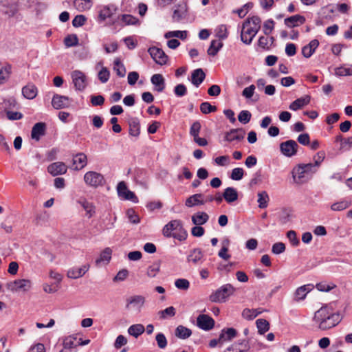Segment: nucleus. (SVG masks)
<instances>
[{"mask_svg": "<svg viewBox=\"0 0 352 352\" xmlns=\"http://www.w3.org/2000/svg\"><path fill=\"white\" fill-rule=\"evenodd\" d=\"M313 321L318 324V329L324 331L336 326L341 318L339 314L335 313L331 306H322L316 311Z\"/></svg>", "mask_w": 352, "mask_h": 352, "instance_id": "obj_1", "label": "nucleus"}, {"mask_svg": "<svg viewBox=\"0 0 352 352\" xmlns=\"http://www.w3.org/2000/svg\"><path fill=\"white\" fill-rule=\"evenodd\" d=\"M261 20L257 16L248 17L243 23L241 32V40L246 45H250L261 29Z\"/></svg>", "mask_w": 352, "mask_h": 352, "instance_id": "obj_2", "label": "nucleus"}, {"mask_svg": "<svg viewBox=\"0 0 352 352\" xmlns=\"http://www.w3.org/2000/svg\"><path fill=\"white\" fill-rule=\"evenodd\" d=\"M163 234L166 237H173L182 241L186 239L188 233L183 228L181 221H169L163 228Z\"/></svg>", "mask_w": 352, "mask_h": 352, "instance_id": "obj_3", "label": "nucleus"}, {"mask_svg": "<svg viewBox=\"0 0 352 352\" xmlns=\"http://www.w3.org/2000/svg\"><path fill=\"white\" fill-rule=\"evenodd\" d=\"M236 289L231 284H225L213 292L209 296V300L212 302H225L228 298L234 294Z\"/></svg>", "mask_w": 352, "mask_h": 352, "instance_id": "obj_4", "label": "nucleus"}, {"mask_svg": "<svg viewBox=\"0 0 352 352\" xmlns=\"http://www.w3.org/2000/svg\"><path fill=\"white\" fill-rule=\"evenodd\" d=\"M245 135V131L242 128L232 129L224 133L223 140L230 146L238 148V144L244 140Z\"/></svg>", "mask_w": 352, "mask_h": 352, "instance_id": "obj_5", "label": "nucleus"}, {"mask_svg": "<svg viewBox=\"0 0 352 352\" xmlns=\"http://www.w3.org/2000/svg\"><path fill=\"white\" fill-rule=\"evenodd\" d=\"M84 181L87 185L94 188L103 186L105 182L104 176L95 171L87 172L84 175Z\"/></svg>", "mask_w": 352, "mask_h": 352, "instance_id": "obj_6", "label": "nucleus"}, {"mask_svg": "<svg viewBox=\"0 0 352 352\" xmlns=\"http://www.w3.org/2000/svg\"><path fill=\"white\" fill-rule=\"evenodd\" d=\"M145 303V298L142 295H134L126 298L125 308L140 312Z\"/></svg>", "mask_w": 352, "mask_h": 352, "instance_id": "obj_7", "label": "nucleus"}, {"mask_svg": "<svg viewBox=\"0 0 352 352\" xmlns=\"http://www.w3.org/2000/svg\"><path fill=\"white\" fill-rule=\"evenodd\" d=\"M72 82L76 90L82 91L87 87V76L80 70H74L71 74Z\"/></svg>", "mask_w": 352, "mask_h": 352, "instance_id": "obj_8", "label": "nucleus"}, {"mask_svg": "<svg viewBox=\"0 0 352 352\" xmlns=\"http://www.w3.org/2000/svg\"><path fill=\"white\" fill-rule=\"evenodd\" d=\"M117 191L119 197L125 200H130L133 202H138V199L135 193L129 190L124 182H120L117 186Z\"/></svg>", "mask_w": 352, "mask_h": 352, "instance_id": "obj_9", "label": "nucleus"}, {"mask_svg": "<svg viewBox=\"0 0 352 352\" xmlns=\"http://www.w3.org/2000/svg\"><path fill=\"white\" fill-rule=\"evenodd\" d=\"M148 52L157 64L163 65L166 63L168 58L162 49L153 46L149 47Z\"/></svg>", "mask_w": 352, "mask_h": 352, "instance_id": "obj_10", "label": "nucleus"}, {"mask_svg": "<svg viewBox=\"0 0 352 352\" xmlns=\"http://www.w3.org/2000/svg\"><path fill=\"white\" fill-rule=\"evenodd\" d=\"M298 145L296 141L289 140L280 143V149L281 153L287 156L292 157L296 154Z\"/></svg>", "mask_w": 352, "mask_h": 352, "instance_id": "obj_11", "label": "nucleus"}, {"mask_svg": "<svg viewBox=\"0 0 352 352\" xmlns=\"http://www.w3.org/2000/svg\"><path fill=\"white\" fill-rule=\"evenodd\" d=\"M214 319L206 314H200L197 318V327L204 331H210L214 327Z\"/></svg>", "mask_w": 352, "mask_h": 352, "instance_id": "obj_12", "label": "nucleus"}, {"mask_svg": "<svg viewBox=\"0 0 352 352\" xmlns=\"http://www.w3.org/2000/svg\"><path fill=\"white\" fill-rule=\"evenodd\" d=\"M8 288L12 291H28L32 287V282L28 279H19L8 283Z\"/></svg>", "mask_w": 352, "mask_h": 352, "instance_id": "obj_13", "label": "nucleus"}, {"mask_svg": "<svg viewBox=\"0 0 352 352\" xmlns=\"http://www.w3.org/2000/svg\"><path fill=\"white\" fill-rule=\"evenodd\" d=\"M87 164V155L83 153H79L74 156L72 160V165L70 168L75 170H79L85 167Z\"/></svg>", "mask_w": 352, "mask_h": 352, "instance_id": "obj_14", "label": "nucleus"}, {"mask_svg": "<svg viewBox=\"0 0 352 352\" xmlns=\"http://www.w3.org/2000/svg\"><path fill=\"white\" fill-rule=\"evenodd\" d=\"M71 100L69 97L55 94L52 100V104L56 109H64L70 104Z\"/></svg>", "mask_w": 352, "mask_h": 352, "instance_id": "obj_15", "label": "nucleus"}, {"mask_svg": "<svg viewBox=\"0 0 352 352\" xmlns=\"http://www.w3.org/2000/svg\"><path fill=\"white\" fill-rule=\"evenodd\" d=\"M89 269V264L83 265L81 267H74L67 271V276L68 278L76 279L83 276Z\"/></svg>", "mask_w": 352, "mask_h": 352, "instance_id": "obj_16", "label": "nucleus"}, {"mask_svg": "<svg viewBox=\"0 0 352 352\" xmlns=\"http://www.w3.org/2000/svg\"><path fill=\"white\" fill-rule=\"evenodd\" d=\"M67 166L65 163L58 162L50 164L47 167V171L53 176L63 175L66 173Z\"/></svg>", "mask_w": 352, "mask_h": 352, "instance_id": "obj_17", "label": "nucleus"}, {"mask_svg": "<svg viewBox=\"0 0 352 352\" xmlns=\"http://www.w3.org/2000/svg\"><path fill=\"white\" fill-rule=\"evenodd\" d=\"M117 10V7L113 4L102 6L98 14L99 21H104L110 18L116 12Z\"/></svg>", "mask_w": 352, "mask_h": 352, "instance_id": "obj_18", "label": "nucleus"}, {"mask_svg": "<svg viewBox=\"0 0 352 352\" xmlns=\"http://www.w3.org/2000/svg\"><path fill=\"white\" fill-rule=\"evenodd\" d=\"M46 131V124L45 122L36 123L31 131V137L33 140L38 141L41 138L45 135Z\"/></svg>", "mask_w": 352, "mask_h": 352, "instance_id": "obj_19", "label": "nucleus"}, {"mask_svg": "<svg viewBox=\"0 0 352 352\" xmlns=\"http://www.w3.org/2000/svg\"><path fill=\"white\" fill-rule=\"evenodd\" d=\"M305 21L306 19L304 16L295 14L285 18L284 20V23L287 27L292 28L304 24Z\"/></svg>", "mask_w": 352, "mask_h": 352, "instance_id": "obj_20", "label": "nucleus"}, {"mask_svg": "<svg viewBox=\"0 0 352 352\" xmlns=\"http://www.w3.org/2000/svg\"><path fill=\"white\" fill-rule=\"evenodd\" d=\"M319 45V41L317 39H313L309 44L302 48V54L305 58H309L315 52Z\"/></svg>", "mask_w": 352, "mask_h": 352, "instance_id": "obj_21", "label": "nucleus"}, {"mask_svg": "<svg viewBox=\"0 0 352 352\" xmlns=\"http://www.w3.org/2000/svg\"><path fill=\"white\" fill-rule=\"evenodd\" d=\"M310 96L306 95L292 102L289 105V109L292 111H297L302 108L303 107L307 105L310 102Z\"/></svg>", "mask_w": 352, "mask_h": 352, "instance_id": "obj_22", "label": "nucleus"}, {"mask_svg": "<svg viewBox=\"0 0 352 352\" xmlns=\"http://www.w3.org/2000/svg\"><path fill=\"white\" fill-rule=\"evenodd\" d=\"M23 96L29 100L36 98L38 94V89L33 83H28L22 88Z\"/></svg>", "mask_w": 352, "mask_h": 352, "instance_id": "obj_23", "label": "nucleus"}, {"mask_svg": "<svg viewBox=\"0 0 352 352\" xmlns=\"http://www.w3.org/2000/svg\"><path fill=\"white\" fill-rule=\"evenodd\" d=\"M111 255L112 250L110 248H106L101 252L99 258L96 260V265L99 266L101 264H108L111 261Z\"/></svg>", "mask_w": 352, "mask_h": 352, "instance_id": "obj_24", "label": "nucleus"}, {"mask_svg": "<svg viewBox=\"0 0 352 352\" xmlns=\"http://www.w3.org/2000/svg\"><path fill=\"white\" fill-rule=\"evenodd\" d=\"M206 78V74L202 69L199 68L195 69L192 72L191 75V82L196 87H199L204 80Z\"/></svg>", "mask_w": 352, "mask_h": 352, "instance_id": "obj_25", "label": "nucleus"}, {"mask_svg": "<svg viewBox=\"0 0 352 352\" xmlns=\"http://www.w3.org/2000/svg\"><path fill=\"white\" fill-rule=\"evenodd\" d=\"M151 83L155 86V89L158 92H162L165 88V80L162 74H156L152 76L151 78Z\"/></svg>", "mask_w": 352, "mask_h": 352, "instance_id": "obj_26", "label": "nucleus"}, {"mask_svg": "<svg viewBox=\"0 0 352 352\" xmlns=\"http://www.w3.org/2000/svg\"><path fill=\"white\" fill-rule=\"evenodd\" d=\"M238 192L233 187H228L223 192V197L228 204L232 203L238 199Z\"/></svg>", "mask_w": 352, "mask_h": 352, "instance_id": "obj_27", "label": "nucleus"}, {"mask_svg": "<svg viewBox=\"0 0 352 352\" xmlns=\"http://www.w3.org/2000/svg\"><path fill=\"white\" fill-rule=\"evenodd\" d=\"M203 257L204 254L201 249L195 248L190 252V254L187 257V261L189 263L191 262L196 265L202 261Z\"/></svg>", "mask_w": 352, "mask_h": 352, "instance_id": "obj_28", "label": "nucleus"}, {"mask_svg": "<svg viewBox=\"0 0 352 352\" xmlns=\"http://www.w3.org/2000/svg\"><path fill=\"white\" fill-rule=\"evenodd\" d=\"M78 203L83 208L86 212V217L88 219L91 218L96 212L95 206L91 202H89L85 199H80Z\"/></svg>", "mask_w": 352, "mask_h": 352, "instance_id": "obj_29", "label": "nucleus"}, {"mask_svg": "<svg viewBox=\"0 0 352 352\" xmlns=\"http://www.w3.org/2000/svg\"><path fill=\"white\" fill-rule=\"evenodd\" d=\"M237 336V331L234 328H227L221 330L219 335V340L221 341L227 342L230 341Z\"/></svg>", "mask_w": 352, "mask_h": 352, "instance_id": "obj_30", "label": "nucleus"}, {"mask_svg": "<svg viewBox=\"0 0 352 352\" xmlns=\"http://www.w3.org/2000/svg\"><path fill=\"white\" fill-rule=\"evenodd\" d=\"M204 195L201 193L195 194L190 196L186 201V206L192 207L198 205H203L205 201L203 199Z\"/></svg>", "mask_w": 352, "mask_h": 352, "instance_id": "obj_31", "label": "nucleus"}, {"mask_svg": "<svg viewBox=\"0 0 352 352\" xmlns=\"http://www.w3.org/2000/svg\"><path fill=\"white\" fill-rule=\"evenodd\" d=\"M118 19L120 20L122 25H135L140 24L139 19L131 14H121Z\"/></svg>", "mask_w": 352, "mask_h": 352, "instance_id": "obj_32", "label": "nucleus"}, {"mask_svg": "<svg viewBox=\"0 0 352 352\" xmlns=\"http://www.w3.org/2000/svg\"><path fill=\"white\" fill-rule=\"evenodd\" d=\"M74 6L79 12H84L92 7L93 0H74Z\"/></svg>", "mask_w": 352, "mask_h": 352, "instance_id": "obj_33", "label": "nucleus"}, {"mask_svg": "<svg viewBox=\"0 0 352 352\" xmlns=\"http://www.w3.org/2000/svg\"><path fill=\"white\" fill-rule=\"evenodd\" d=\"M11 69L10 65L0 63V85L4 83L9 78Z\"/></svg>", "mask_w": 352, "mask_h": 352, "instance_id": "obj_34", "label": "nucleus"}, {"mask_svg": "<svg viewBox=\"0 0 352 352\" xmlns=\"http://www.w3.org/2000/svg\"><path fill=\"white\" fill-rule=\"evenodd\" d=\"M223 46V43L221 41L212 40L210 43L209 48L208 49V54L212 56H216Z\"/></svg>", "mask_w": 352, "mask_h": 352, "instance_id": "obj_35", "label": "nucleus"}, {"mask_svg": "<svg viewBox=\"0 0 352 352\" xmlns=\"http://www.w3.org/2000/svg\"><path fill=\"white\" fill-rule=\"evenodd\" d=\"M145 331V328L142 324H135L130 326L128 329V333L129 335L138 338L142 335Z\"/></svg>", "mask_w": 352, "mask_h": 352, "instance_id": "obj_36", "label": "nucleus"}, {"mask_svg": "<svg viewBox=\"0 0 352 352\" xmlns=\"http://www.w3.org/2000/svg\"><path fill=\"white\" fill-rule=\"evenodd\" d=\"M186 12V5H178L175 9L173 14V19L174 21H179L182 19Z\"/></svg>", "mask_w": 352, "mask_h": 352, "instance_id": "obj_37", "label": "nucleus"}, {"mask_svg": "<svg viewBox=\"0 0 352 352\" xmlns=\"http://www.w3.org/2000/svg\"><path fill=\"white\" fill-rule=\"evenodd\" d=\"M175 333V336L179 338L186 339L191 336L192 331L183 325H179L176 328Z\"/></svg>", "mask_w": 352, "mask_h": 352, "instance_id": "obj_38", "label": "nucleus"}, {"mask_svg": "<svg viewBox=\"0 0 352 352\" xmlns=\"http://www.w3.org/2000/svg\"><path fill=\"white\" fill-rule=\"evenodd\" d=\"M160 261H157L149 265L146 270V274L150 278L155 277L160 270Z\"/></svg>", "mask_w": 352, "mask_h": 352, "instance_id": "obj_39", "label": "nucleus"}, {"mask_svg": "<svg viewBox=\"0 0 352 352\" xmlns=\"http://www.w3.org/2000/svg\"><path fill=\"white\" fill-rule=\"evenodd\" d=\"M277 217L281 220H286L287 219H293L296 216L294 212L290 208H283L279 210L277 212Z\"/></svg>", "mask_w": 352, "mask_h": 352, "instance_id": "obj_40", "label": "nucleus"}, {"mask_svg": "<svg viewBox=\"0 0 352 352\" xmlns=\"http://www.w3.org/2000/svg\"><path fill=\"white\" fill-rule=\"evenodd\" d=\"M140 133V122L137 119H132L129 122V134L138 137Z\"/></svg>", "mask_w": 352, "mask_h": 352, "instance_id": "obj_41", "label": "nucleus"}, {"mask_svg": "<svg viewBox=\"0 0 352 352\" xmlns=\"http://www.w3.org/2000/svg\"><path fill=\"white\" fill-rule=\"evenodd\" d=\"M261 311L256 309H244L242 311V317L248 320H252L258 315L261 314Z\"/></svg>", "mask_w": 352, "mask_h": 352, "instance_id": "obj_42", "label": "nucleus"}, {"mask_svg": "<svg viewBox=\"0 0 352 352\" xmlns=\"http://www.w3.org/2000/svg\"><path fill=\"white\" fill-rule=\"evenodd\" d=\"M258 332L263 335L270 329V323L265 319L260 318L256 321Z\"/></svg>", "mask_w": 352, "mask_h": 352, "instance_id": "obj_43", "label": "nucleus"}, {"mask_svg": "<svg viewBox=\"0 0 352 352\" xmlns=\"http://www.w3.org/2000/svg\"><path fill=\"white\" fill-rule=\"evenodd\" d=\"M76 337L73 336H69L65 337L63 341V346L65 351L67 349H72L76 346H77V343H76Z\"/></svg>", "mask_w": 352, "mask_h": 352, "instance_id": "obj_44", "label": "nucleus"}, {"mask_svg": "<svg viewBox=\"0 0 352 352\" xmlns=\"http://www.w3.org/2000/svg\"><path fill=\"white\" fill-rule=\"evenodd\" d=\"M335 75L337 76H352V65L346 67L344 65L335 69Z\"/></svg>", "mask_w": 352, "mask_h": 352, "instance_id": "obj_45", "label": "nucleus"}, {"mask_svg": "<svg viewBox=\"0 0 352 352\" xmlns=\"http://www.w3.org/2000/svg\"><path fill=\"white\" fill-rule=\"evenodd\" d=\"M176 314V309L174 307L170 306L166 308L164 310L160 311L158 312V315L160 316V319L165 320L168 318L175 316Z\"/></svg>", "mask_w": 352, "mask_h": 352, "instance_id": "obj_46", "label": "nucleus"}, {"mask_svg": "<svg viewBox=\"0 0 352 352\" xmlns=\"http://www.w3.org/2000/svg\"><path fill=\"white\" fill-rule=\"evenodd\" d=\"M113 69L116 71V74L121 78L125 76L126 74V69L124 65L121 63L120 59L116 58L114 60V67Z\"/></svg>", "mask_w": 352, "mask_h": 352, "instance_id": "obj_47", "label": "nucleus"}, {"mask_svg": "<svg viewBox=\"0 0 352 352\" xmlns=\"http://www.w3.org/2000/svg\"><path fill=\"white\" fill-rule=\"evenodd\" d=\"M78 38L76 34H69L64 38V44L67 47L77 46Z\"/></svg>", "mask_w": 352, "mask_h": 352, "instance_id": "obj_48", "label": "nucleus"}, {"mask_svg": "<svg viewBox=\"0 0 352 352\" xmlns=\"http://www.w3.org/2000/svg\"><path fill=\"white\" fill-rule=\"evenodd\" d=\"M186 36H187L186 31H179V30L169 31V32H167L164 34V37L166 38H170L172 37H177V38H179L182 40H184L186 38Z\"/></svg>", "mask_w": 352, "mask_h": 352, "instance_id": "obj_49", "label": "nucleus"}, {"mask_svg": "<svg viewBox=\"0 0 352 352\" xmlns=\"http://www.w3.org/2000/svg\"><path fill=\"white\" fill-rule=\"evenodd\" d=\"M269 196L265 191H262L258 194V203L261 208H265L267 206Z\"/></svg>", "mask_w": 352, "mask_h": 352, "instance_id": "obj_50", "label": "nucleus"}, {"mask_svg": "<svg viewBox=\"0 0 352 352\" xmlns=\"http://www.w3.org/2000/svg\"><path fill=\"white\" fill-rule=\"evenodd\" d=\"M217 110V107L212 105L208 102H204L200 104V111L204 114H208L212 112H215Z\"/></svg>", "mask_w": 352, "mask_h": 352, "instance_id": "obj_51", "label": "nucleus"}, {"mask_svg": "<svg viewBox=\"0 0 352 352\" xmlns=\"http://www.w3.org/2000/svg\"><path fill=\"white\" fill-rule=\"evenodd\" d=\"M286 236L292 246L297 247L299 245L300 241L297 238L296 232L294 230L288 231Z\"/></svg>", "mask_w": 352, "mask_h": 352, "instance_id": "obj_52", "label": "nucleus"}, {"mask_svg": "<svg viewBox=\"0 0 352 352\" xmlns=\"http://www.w3.org/2000/svg\"><path fill=\"white\" fill-rule=\"evenodd\" d=\"M305 174L300 164L294 168L292 170V175L294 180L298 179V180L301 181V179L305 177Z\"/></svg>", "mask_w": 352, "mask_h": 352, "instance_id": "obj_53", "label": "nucleus"}, {"mask_svg": "<svg viewBox=\"0 0 352 352\" xmlns=\"http://www.w3.org/2000/svg\"><path fill=\"white\" fill-rule=\"evenodd\" d=\"M251 117L252 114L249 111L243 110L239 113L238 116V120L243 124H247L250 121Z\"/></svg>", "mask_w": 352, "mask_h": 352, "instance_id": "obj_54", "label": "nucleus"}, {"mask_svg": "<svg viewBox=\"0 0 352 352\" xmlns=\"http://www.w3.org/2000/svg\"><path fill=\"white\" fill-rule=\"evenodd\" d=\"M201 128V125L199 121L194 122L190 128V135L192 138H196V136L199 135Z\"/></svg>", "mask_w": 352, "mask_h": 352, "instance_id": "obj_55", "label": "nucleus"}, {"mask_svg": "<svg viewBox=\"0 0 352 352\" xmlns=\"http://www.w3.org/2000/svg\"><path fill=\"white\" fill-rule=\"evenodd\" d=\"M175 285L177 289L187 290L190 287V283L187 279L178 278L175 280Z\"/></svg>", "mask_w": 352, "mask_h": 352, "instance_id": "obj_56", "label": "nucleus"}, {"mask_svg": "<svg viewBox=\"0 0 352 352\" xmlns=\"http://www.w3.org/2000/svg\"><path fill=\"white\" fill-rule=\"evenodd\" d=\"M244 175V170L242 168H234L232 169L230 178L233 180H241Z\"/></svg>", "mask_w": 352, "mask_h": 352, "instance_id": "obj_57", "label": "nucleus"}, {"mask_svg": "<svg viewBox=\"0 0 352 352\" xmlns=\"http://www.w3.org/2000/svg\"><path fill=\"white\" fill-rule=\"evenodd\" d=\"M217 36L221 39H226L228 36V32L226 25H221L217 30Z\"/></svg>", "mask_w": 352, "mask_h": 352, "instance_id": "obj_58", "label": "nucleus"}, {"mask_svg": "<svg viewBox=\"0 0 352 352\" xmlns=\"http://www.w3.org/2000/svg\"><path fill=\"white\" fill-rule=\"evenodd\" d=\"M286 247L282 242L275 243L272 247V252L274 254H280L285 251Z\"/></svg>", "mask_w": 352, "mask_h": 352, "instance_id": "obj_59", "label": "nucleus"}, {"mask_svg": "<svg viewBox=\"0 0 352 352\" xmlns=\"http://www.w3.org/2000/svg\"><path fill=\"white\" fill-rule=\"evenodd\" d=\"M155 340L157 346L160 349H164L167 345V340L166 336L162 333H159L155 336Z\"/></svg>", "mask_w": 352, "mask_h": 352, "instance_id": "obj_60", "label": "nucleus"}, {"mask_svg": "<svg viewBox=\"0 0 352 352\" xmlns=\"http://www.w3.org/2000/svg\"><path fill=\"white\" fill-rule=\"evenodd\" d=\"M253 7V3L251 2L245 3L241 8L238 9L236 12L240 18H243L248 11Z\"/></svg>", "mask_w": 352, "mask_h": 352, "instance_id": "obj_61", "label": "nucleus"}, {"mask_svg": "<svg viewBox=\"0 0 352 352\" xmlns=\"http://www.w3.org/2000/svg\"><path fill=\"white\" fill-rule=\"evenodd\" d=\"M109 76L110 73L107 67H102L98 72V78L102 83L107 82L109 79Z\"/></svg>", "mask_w": 352, "mask_h": 352, "instance_id": "obj_62", "label": "nucleus"}, {"mask_svg": "<svg viewBox=\"0 0 352 352\" xmlns=\"http://www.w3.org/2000/svg\"><path fill=\"white\" fill-rule=\"evenodd\" d=\"M174 94L177 97H182L186 95L187 88L184 84H179L175 87Z\"/></svg>", "mask_w": 352, "mask_h": 352, "instance_id": "obj_63", "label": "nucleus"}, {"mask_svg": "<svg viewBox=\"0 0 352 352\" xmlns=\"http://www.w3.org/2000/svg\"><path fill=\"white\" fill-rule=\"evenodd\" d=\"M87 21V18L82 14L77 15L74 17L72 21V25L75 28L82 26Z\"/></svg>", "mask_w": 352, "mask_h": 352, "instance_id": "obj_64", "label": "nucleus"}]
</instances>
